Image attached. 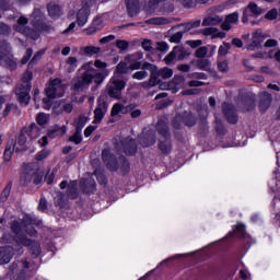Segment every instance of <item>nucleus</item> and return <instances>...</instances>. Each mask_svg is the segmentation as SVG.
I'll list each match as a JSON object with an SVG mask.
<instances>
[{
  "instance_id": "obj_1",
  "label": "nucleus",
  "mask_w": 280,
  "mask_h": 280,
  "mask_svg": "<svg viewBox=\"0 0 280 280\" xmlns=\"http://www.w3.org/2000/svg\"><path fill=\"white\" fill-rule=\"evenodd\" d=\"M139 60H143V52L141 51L127 55L125 61H120L117 65L116 71L107 85L109 97H114L115 100L121 97V91L126 89V80L121 79V74L127 73L128 71L143 69V63Z\"/></svg>"
},
{
  "instance_id": "obj_2",
  "label": "nucleus",
  "mask_w": 280,
  "mask_h": 280,
  "mask_svg": "<svg viewBox=\"0 0 280 280\" xmlns=\"http://www.w3.org/2000/svg\"><path fill=\"white\" fill-rule=\"evenodd\" d=\"M11 229L15 234V237L12 238L10 234H4L1 238L2 244H7L8 242H15L18 246H31V253L38 257L40 255V245L38 243H32L31 240L23 235V231H25L31 237L36 235V230L34 229V220L30 218V215H25L24 220L22 221L21 225L19 222H13L11 224Z\"/></svg>"
},
{
  "instance_id": "obj_3",
  "label": "nucleus",
  "mask_w": 280,
  "mask_h": 280,
  "mask_svg": "<svg viewBox=\"0 0 280 280\" xmlns=\"http://www.w3.org/2000/svg\"><path fill=\"white\" fill-rule=\"evenodd\" d=\"M95 67L96 69L104 70L106 67H108V63L102 60H96L94 63L91 61L84 63L80 69V71H83L81 75L77 77L72 81L74 91H84V89L91 86L93 82L95 84H102V82H104V73L95 70Z\"/></svg>"
},
{
  "instance_id": "obj_4",
  "label": "nucleus",
  "mask_w": 280,
  "mask_h": 280,
  "mask_svg": "<svg viewBox=\"0 0 280 280\" xmlns=\"http://www.w3.org/2000/svg\"><path fill=\"white\" fill-rule=\"evenodd\" d=\"M142 69H148L151 73L149 83H143V86H156V84L161 82V78H163V80H167L174 75V70L171 68H163L159 70L156 66L150 62L142 63Z\"/></svg>"
},
{
  "instance_id": "obj_5",
  "label": "nucleus",
  "mask_w": 280,
  "mask_h": 280,
  "mask_svg": "<svg viewBox=\"0 0 280 280\" xmlns=\"http://www.w3.org/2000/svg\"><path fill=\"white\" fill-rule=\"evenodd\" d=\"M66 86L62 84L60 79L50 80L46 88V95L48 98H44L43 102L46 104V110L51 108V102L49 100H56V97H62L65 95Z\"/></svg>"
},
{
  "instance_id": "obj_6",
  "label": "nucleus",
  "mask_w": 280,
  "mask_h": 280,
  "mask_svg": "<svg viewBox=\"0 0 280 280\" xmlns=\"http://www.w3.org/2000/svg\"><path fill=\"white\" fill-rule=\"evenodd\" d=\"M36 21H32L33 25L35 26V30L37 31H32L27 28V18L21 16L18 20V23L14 25L15 32H20V34H24V36H28V38H32L33 40H38V36H40V19Z\"/></svg>"
},
{
  "instance_id": "obj_7",
  "label": "nucleus",
  "mask_w": 280,
  "mask_h": 280,
  "mask_svg": "<svg viewBox=\"0 0 280 280\" xmlns=\"http://www.w3.org/2000/svg\"><path fill=\"white\" fill-rule=\"evenodd\" d=\"M32 78L33 74L31 71H26L23 77H22V82L23 85H19L15 89V95L19 97V101L21 102V104H25V106H27V104H30V91L32 90Z\"/></svg>"
},
{
  "instance_id": "obj_8",
  "label": "nucleus",
  "mask_w": 280,
  "mask_h": 280,
  "mask_svg": "<svg viewBox=\"0 0 280 280\" xmlns=\"http://www.w3.org/2000/svg\"><path fill=\"white\" fill-rule=\"evenodd\" d=\"M25 143H27V135L22 130L19 138L15 140H11L8 142L7 148L4 150V161H10L12 159V153L21 152L25 150Z\"/></svg>"
},
{
  "instance_id": "obj_9",
  "label": "nucleus",
  "mask_w": 280,
  "mask_h": 280,
  "mask_svg": "<svg viewBox=\"0 0 280 280\" xmlns=\"http://www.w3.org/2000/svg\"><path fill=\"white\" fill-rule=\"evenodd\" d=\"M97 0H81V9L77 12L75 19L79 27H84L85 23H89V15L91 14V8L95 5Z\"/></svg>"
},
{
  "instance_id": "obj_10",
  "label": "nucleus",
  "mask_w": 280,
  "mask_h": 280,
  "mask_svg": "<svg viewBox=\"0 0 280 280\" xmlns=\"http://www.w3.org/2000/svg\"><path fill=\"white\" fill-rule=\"evenodd\" d=\"M11 47L7 42H3L0 45V62L2 65H7V67H10L11 69H16V61L12 59V56L10 55Z\"/></svg>"
},
{
  "instance_id": "obj_11",
  "label": "nucleus",
  "mask_w": 280,
  "mask_h": 280,
  "mask_svg": "<svg viewBox=\"0 0 280 280\" xmlns=\"http://www.w3.org/2000/svg\"><path fill=\"white\" fill-rule=\"evenodd\" d=\"M163 1H165V0H151V1H149L144 7L145 12H148V14H156L159 12H174V5L173 4H168L167 8L162 10L161 5H163Z\"/></svg>"
},
{
  "instance_id": "obj_12",
  "label": "nucleus",
  "mask_w": 280,
  "mask_h": 280,
  "mask_svg": "<svg viewBox=\"0 0 280 280\" xmlns=\"http://www.w3.org/2000/svg\"><path fill=\"white\" fill-rule=\"evenodd\" d=\"M106 113H108V103L104 98L100 97L97 101V106L94 110V120L93 124H102Z\"/></svg>"
},
{
  "instance_id": "obj_13",
  "label": "nucleus",
  "mask_w": 280,
  "mask_h": 280,
  "mask_svg": "<svg viewBox=\"0 0 280 280\" xmlns=\"http://www.w3.org/2000/svg\"><path fill=\"white\" fill-rule=\"evenodd\" d=\"M266 38H268V34L259 30L254 32L252 35L250 44L247 46V49H249L250 51H255V49H259V47H261Z\"/></svg>"
},
{
  "instance_id": "obj_14",
  "label": "nucleus",
  "mask_w": 280,
  "mask_h": 280,
  "mask_svg": "<svg viewBox=\"0 0 280 280\" xmlns=\"http://www.w3.org/2000/svg\"><path fill=\"white\" fill-rule=\"evenodd\" d=\"M264 14V9L259 8L255 2H250L243 13V23H247L249 16H259Z\"/></svg>"
},
{
  "instance_id": "obj_15",
  "label": "nucleus",
  "mask_w": 280,
  "mask_h": 280,
  "mask_svg": "<svg viewBox=\"0 0 280 280\" xmlns=\"http://www.w3.org/2000/svg\"><path fill=\"white\" fill-rule=\"evenodd\" d=\"M160 143L159 148L164 154H170L172 152V142L170 141V132L167 130L160 132Z\"/></svg>"
},
{
  "instance_id": "obj_16",
  "label": "nucleus",
  "mask_w": 280,
  "mask_h": 280,
  "mask_svg": "<svg viewBox=\"0 0 280 280\" xmlns=\"http://www.w3.org/2000/svg\"><path fill=\"white\" fill-rule=\"evenodd\" d=\"M177 124H185V126H195L196 125V118L191 113H185L183 116L178 115L175 117L173 125L175 128H178Z\"/></svg>"
},
{
  "instance_id": "obj_17",
  "label": "nucleus",
  "mask_w": 280,
  "mask_h": 280,
  "mask_svg": "<svg viewBox=\"0 0 280 280\" xmlns=\"http://www.w3.org/2000/svg\"><path fill=\"white\" fill-rule=\"evenodd\" d=\"M103 161L107 165L108 170L112 172H115L119 167L117 164V160H115V156L110 155V151L104 150L102 152Z\"/></svg>"
},
{
  "instance_id": "obj_18",
  "label": "nucleus",
  "mask_w": 280,
  "mask_h": 280,
  "mask_svg": "<svg viewBox=\"0 0 280 280\" xmlns=\"http://www.w3.org/2000/svg\"><path fill=\"white\" fill-rule=\"evenodd\" d=\"M223 113L230 124H237V115L235 114V107L229 103H224Z\"/></svg>"
},
{
  "instance_id": "obj_19",
  "label": "nucleus",
  "mask_w": 280,
  "mask_h": 280,
  "mask_svg": "<svg viewBox=\"0 0 280 280\" xmlns=\"http://www.w3.org/2000/svg\"><path fill=\"white\" fill-rule=\"evenodd\" d=\"M238 21L240 14H237V12L229 14L222 23L221 28L225 32H229V30H231V27H233V25H235V23H237Z\"/></svg>"
},
{
  "instance_id": "obj_20",
  "label": "nucleus",
  "mask_w": 280,
  "mask_h": 280,
  "mask_svg": "<svg viewBox=\"0 0 280 280\" xmlns=\"http://www.w3.org/2000/svg\"><path fill=\"white\" fill-rule=\"evenodd\" d=\"M14 255V248L7 246L0 249V265L10 264Z\"/></svg>"
},
{
  "instance_id": "obj_21",
  "label": "nucleus",
  "mask_w": 280,
  "mask_h": 280,
  "mask_svg": "<svg viewBox=\"0 0 280 280\" xmlns=\"http://www.w3.org/2000/svg\"><path fill=\"white\" fill-rule=\"evenodd\" d=\"M203 36H211V38H225L226 33L215 28L208 27L202 31Z\"/></svg>"
},
{
  "instance_id": "obj_22",
  "label": "nucleus",
  "mask_w": 280,
  "mask_h": 280,
  "mask_svg": "<svg viewBox=\"0 0 280 280\" xmlns=\"http://www.w3.org/2000/svg\"><path fill=\"white\" fill-rule=\"evenodd\" d=\"M126 5L129 16L139 14V0H126Z\"/></svg>"
},
{
  "instance_id": "obj_23",
  "label": "nucleus",
  "mask_w": 280,
  "mask_h": 280,
  "mask_svg": "<svg viewBox=\"0 0 280 280\" xmlns=\"http://www.w3.org/2000/svg\"><path fill=\"white\" fill-rule=\"evenodd\" d=\"M127 113H130L129 106L116 103L112 107L110 115H112V117H117V115H119V114L126 115Z\"/></svg>"
},
{
  "instance_id": "obj_24",
  "label": "nucleus",
  "mask_w": 280,
  "mask_h": 280,
  "mask_svg": "<svg viewBox=\"0 0 280 280\" xmlns=\"http://www.w3.org/2000/svg\"><path fill=\"white\" fill-rule=\"evenodd\" d=\"M23 131L31 139H38L40 137V128L36 124H32L28 128H24Z\"/></svg>"
},
{
  "instance_id": "obj_25",
  "label": "nucleus",
  "mask_w": 280,
  "mask_h": 280,
  "mask_svg": "<svg viewBox=\"0 0 280 280\" xmlns=\"http://www.w3.org/2000/svg\"><path fill=\"white\" fill-rule=\"evenodd\" d=\"M261 102H260V110L266 113L270 107V102L272 101V96L268 92H262L260 94Z\"/></svg>"
},
{
  "instance_id": "obj_26",
  "label": "nucleus",
  "mask_w": 280,
  "mask_h": 280,
  "mask_svg": "<svg viewBox=\"0 0 280 280\" xmlns=\"http://www.w3.org/2000/svg\"><path fill=\"white\" fill-rule=\"evenodd\" d=\"M233 235H236L237 237H248L246 234V226H244L242 223H238L234 226L233 232H230L226 237H232Z\"/></svg>"
},
{
  "instance_id": "obj_27",
  "label": "nucleus",
  "mask_w": 280,
  "mask_h": 280,
  "mask_svg": "<svg viewBox=\"0 0 280 280\" xmlns=\"http://www.w3.org/2000/svg\"><path fill=\"white\" fill-rule=\"evenodd\" d=\"M66 133H67V126H62V127L55 126L52 129L48 130V137H50V139H56V137H62Z\"/></svg>"
},
{
  "instance_id": "obj_28",
  "label": "nucleus",
  "mask_w": 280,
  "mask_h": 280,
  "mask_svg": "<svg viewBox=\"0 0 280 280\" xmlns=\"http://www.w3.org/2000/svg\"><path fill=\"white\" fill-rule=\"evenodd\" d=\"M223 21V18L220 15H208L206 19H203L202 21V25L205 27L209 26V25H220V22Z\"/></svg>"
},
{
  "instance_id": "obj_29",
  "label": "nucleus",
  "mask_w": 280,
  "mask_h": 280,
  "mask_svg": "<svg viewBox=\"0 0 280 280\" xmlns=\"http://www.w3.org/2000/svg\"><path fill=\"white\" fill-rule=\"evenodd\" d=\"M122 150H124L125 154L132 156V154L137 153V143H135V140L129 139V140H127V143L124 144Z\"/></svg>"
},
{
  "instance_id": "obj_30",
  "label": "nucleus",
  "mask_w": 280,
  "mask_h": 280,
  "mask_svg": "<svg viewBox=\"0 0 280 280\" xmlns=\"http://www.w3.org/2000/svg\"><path fill=\"white\" fill-rule=\"evenodd\" d=\"M66 71H68V73H73V71H75V69H78V58L75 57H69L67 59V61L63 65Z\"/></svg>"
},
{
  "instance_id": "obj_31",
  "label": "nucleus",
  "mask_w": 280,
  "mask_h": 280,
  "mask_svg": "<svg viewBox=\"0 0 280 280\" xmlns=\"http://www.w3.org/2000/svg\"><path fill=\"white\" fill-rule=\"evenodd\" d=\"M48 14L51 19H58L62 15V9L57 4H48Z\"/></svg>"
},
{
  "instance_id": "obj_32",
  "label": "nucleus",
  "mask_w": 280,
  "mask_h": 280,
  "mask_svg": "<svg viewBox=\"0 0 280 280\" xmlns=\"http://www.w3.org/2000/svg\"><path fill=\"white\" fill-rule=\"evenodd\" d=\"M195 65L197 68L201 69V71H209V69H211V62L209 59H198L195 61Z\"/></svg>"
},
{
  "instance_id": "obj_33",
  "label": "nucleus",
  "mask_w": 280,
  "mask_h": 280,
  "mask_svg": "<svg viewBox=\"0 0 280 280\" xmlns=\"http://www.w3.org/2000/svg\"><path fill=\"white\" fill-rule=\"evenodd\" d=\"M173 51L175 52L177 60H184V58H187V56H189V51L185 50V48L180 46H175L173 48Z\"/></svg>"
},
{
  "instance_id": "obj_34",
  "label": "nucleus",
  "mask_w": 280,
  "mask_h": 280,
  "mask_svg": "<svg viewBox=\"0 0 280 280\" xmlns=\"http://www.w3.org/2000/svg\"><path fill=\"white\" fill-rule=\"evenodd\" d=\"M200 20H196L194 22H188L185 24H180L179 27L183 30V32H189L190 30H194L196 27H200Z\"/></svg>"
},
{
  "instance_id": "obj_35",
  "label": "nucleus",
  "mask_w": 280,
  "mask_h": 280,
  "mask_svg": "<svg viewBox=\"0 0 280 280\" xmlns=\"http://www.w3.org/2000/svg\"><path fill=\"white\" fill-rule=\"evenodd\" d=\"M105 20H106V15L97 16L96 19L93 20L92 25L100 31L102 30V27L106 25V23L104 22Z\"/></svg>"
},
{
  "instance_id": "obj_36",
  "label": "nucleus",
  "mask_w": 280,
  "mask_h": 280,
  "mask_svg": "<svg viewBox=\"0 0 280 280\" xmlns=\"http://www.w3.org/2000/svg\"><path fill=\"white\" fill-rule=\"evenodd\" d=\"M72 143H75V145L82 143V129H77L74 135L70 137L69 139Z\"/></svg>"
},
{
  "instance_id": "obj_37",
  "label": "nucleus",
  "mask_w": 280,
  "mask_h": 280,
  "mask_svg": "<svg viewBox=\"0 0 280 280\" xmlns=\"http://www.w3.org/2000/svg\"><path fill=\"white\" fill-rule=\"evenodd\" d=\"M36 121H37L38 126H45L47 124V121H49V115H47L45 113H39L36 117Z\"/></svg>"
},
{
  "instance_id": "obj_38",
  "label": "nucleus",
  "mask_w": 280,
  "mask_h": 280,
  "mask_svg": "<svg viewBox=\"0 0 280 280\" xmlns=\"http://www.w3.org/2000/svg\"><path fill=\"white\" fill-rule=\"evenodd\" d=\"M58 108L63 113H71L73 110V105L71 103H66L65 101L59 102Z\"/></svg>"
},
{
  "instance_id": "obj_39",
  "label": "nucleus",
  "mask_w": 280,
  "mask_h": 280,
  "mask_svg": "<svg viewBox=\"0 0 280 280\" xmlns=\"http://www.w3.org/2000/svg\"><path fill=\"white\" fill-rule=\"evenodd\" d=\"M148 69H143L140 71H137L136 73L132 74L133 80H145L148 78Z\"/></svg>"
},
{
  "instance_id": "obj_40",
  "label": "nucleus",
  "mask_w": 280,
  "mask_h": 280,
  "mask_svg": "<svg viewBox=\"0 0 280 280\" xmlns=\"http://www.w3.org/2000/svg\"><path fill=\"white\" fill-rule=\"evenodd\" d=\"M185 8H192L194 3H207L209 0H179Z\"/></svg>"
},
{
  "instance_id": "obj_41",
  "label": "nucleus",
  "mask_w": 280,
  "mask_h": 280,
  "mask_svg": "<svg viewBox=\"0 0 280 280\" xmlns=\"http://www.w3.org/2000/svg\"><path fill=\"white\" fill-rule=\"evenodd\" d=\"M207 54H209V48H207V46H202L196 50L195 56L196 58L202 59L205 56H207Z\"/></svg>"
},
{
  "instance_id": "obj_42",
  "label": "nucleus",
  "mask_w": 280,
  "mask_h": 280,
  "mask_svg": "<svg viewBox=\"0 0 280 280\" xmlns=\"http://www.w3.org/2000/svg\"><path fill=\"white\" fill-rule=\"evenodd\" d=\"M88 118L85 116H80L74 122L77 130H82L86 126Z\"/></svg>"
},
{
  "instance_id": "obj_43",
  "label": "nucleus",
  "mask_w": 280,
  "mask_h": 280,
  "mask_svg": "<svg viewBox=\"0 0 280 280\" xmlns=\"http://www.w3.org/2000/svg\"><path fill=\"white\" fill-rule=\"evenodd\" d=\"M176 61H178V58L176 57V54L174 52V50H172V51L164 58L165 65H172V62H176Z\"/></svg>"
},
{
  "instance_id": "obj_44",
  "label": "nucleus",
  "mask_w": 280,
  "mask_h": 280,
  "mask_svg": "<svg viewBox=\"0 0 280 280\" xmlns=\"http://www.w3.org/2000/svg\"><path fill=\"white\" fill-rule=\"evenodd\" d=\"M149 23H151V25H166L168 21L165 18H153L149 20Z\"/></svg>"
},
{
  "instance_id": "obj_45",
  "label": "nucleus",
  "mask_w": 280,
  "mask_h": 280,
  "mask_svg": "<svg viewBox=\"0 0 280 280\" xmlns=\"http://www.w3.org/2000/svg\"><path fill=\"white\" fill-rule=\"evenodd\" d=\"M86 187H90V189H93L95 187V180H93V178H90L88 182L82 179L81 188H83V190L86 191Z\"/></svg>"
},
{
  "instance_id": "obj_46",
  "label": "nucleus",
  "mask_w": 280,
  "mask_h": 280,
  "mask_svg": "<svg viewBox=\"0 0 280 280\" xmlns=\"http://www.w3.org/2000/svg\"><path fill=\"white\" fill-rule=\"evenodd\" d=\"M229 49H231V44L223 43V45L219 47V56H226V54H229Z\"/></svg>"
},
{
  "instance_id": "obj_47",
  "label": "nucleus",
  "mask_w": 280,
  "mask_h": 280,
  "mask_svg": "<svg viewBox=\"0 0 280 280\" xmlns=\"http://www.w3.org/2000/svg\"><path fill=\"white\" fill-rule=\"evenodd\" d=\"M279 16V11L277 9H271L269 12L266 13L265 19L268 21H275Z\"/></svg>"
},
{
  "instance_id": "obj_48",
  "label": "nucleus",
  "mask_w": 280,
  "mask_h": 280,
  "mask_svg": "<svg viewBox=\"0 0 280 280\" xmlns=\"http://www.w3.org/2000/svg\"><path fill=\"white\" fill-rule=\"evenodd\" d=\"M84 52L88 54V56H93L95 54H100V48L94 46H88L84 48Z\"/></svg>"
},
{
  "instance_id": "obj_49",
  "label": "nucleus",
  "mask_w": 280,
  "mask_h": 280,
  "mask_svg": "<svg viewBox=\"0 0 280 280\" xmlns=\"http://www.w3.org/2000/svg\"><path fill=\"white\" fill-rule=\"evenodd\" d=\"M180 40H183V32H177L170 38V43H180Z\"/></svg>"
},
{
  "instance_id": "obj_50",
  "label": "nucleus",
  "mask_w": 280,
  "mask_h": 280,
  "mask_svg": "<svg viewBox=\"0 0 280 280\" xmlns=\"http://www.w3.org/2000/svg\"><path fill=\"white\" fill-rule=\"evenodd\" d=\"M141 47L144 49V51H152V40L144 39L141 44Z\"/></svg>"
},
{
  "instance_id": "obj_51",
  "label": "nucleus",
  "mask_w": 280,
  "mask_h": 280,
  "mask_svg": "<svg viewBox=\"0 0 280 280\" xmlns=\"http://www.w3.org/2000/svg\"><path fill=\"white\" fill-rule=\"evenodd\" d=\"M34 51L32 49H27L24 57L22 58V65H27L30 62V58H32V55Z\"/></svg>"
},
{
  "instance_id": "obj_52",
  "label": "nucleus",
  "mask_w": 280,
  "mask_h": 280,
  "mask_svg": "<svg viewBox=\"0 0 280 280\" xmlns=\"http://www.w3.org/2000/svg\"><path fill=\"white\" fill-rule=\"evenodd\" d=\"M128 42L126 40H117L116 42V47H118V49H120L121 51H125V49H128Z\"/></svg>"
},
{
  "instance_id": "obj_53",
  "label": "nucleus",
  "mask_w": 280,
  "mask_h": 280,
  "mask_svg": "<svg viewBox=\"0 0 280 280\" xmlns=\"http://www.w3.org/2000/svg\"><path fill=\"white\" fill-rule=\"evenodd\" d=\"M158 51H168L170 50V45L165 42H159L158 43Z\"/></svg>"
},
{
  "instance_id": "obj_54",
  "label": "nucleus",
  "mask_w": 280,
  "mask_h": 280,
  "mask_svg": "<svg viewBox=\"0 0 280 280\" xmlns=\"http://www.w3.org/2000/svg\"><path fill=\"white\" fill-rule=\"evenodd\" d=\"M47 156H49V151L42 150L40 152L37 153L36 160L37 161H43L44 159H47Z\"/></svg>"
},
{
  "instance_id": "obj_55",
  "label": "nucleus",
  "mask_w": 280,
  "mask_h": 280,
  "mask_svg": "<svg viewBox=\"0 0 280 280\" xmlns=\"http://www.w3.org/2000/svg\"><path fill=\"white\" fill-rule=\"evenodd\" d=\"M187 45H189V47H191L192 49H196V47H200V45H202V40L200 39L188 40Z\"/></svg>"
},
{
  "instance_id": "obj_56",
  "label": "nucleus",
  "mask_w": 280,
  "mask_h": 280,
  "mask_svg": "<svg viewBox=\"0 0 280 280\" xmlns=\"http://www.w3.org/2000/svg\"><path fill=\"white\" fill-rule=\"evenodd\" d=\"M218 69H219V71H222V72L228 71L229 63L226 61H219Z\"/></svg>"
},
{
  "instance_id": "obj_57",
  "label": "nucleus",
  "mask_w": 280,
  "mask_h": 280,
  "mask_svg": "<svg viewBox=\"0 0 280 280\" xmlns=\"http://www.w3.org/2000/svg\"><path fill=\"white\" fill-rule=\"evenodd\" d=\"M112 40H115V35L105 36L101 38L100 43L101 45H106V43H110Z\"/></svg>"
},
{
  "instance_id": "obj_58",
  "label": "nucleus",
  "mask_w": 280,
  "mask_h": 280,
  "mask_svg": "<svg viewBox=\"0 0 280 280\" xmlns=\"http://www.w3.org/2000/svg\"><path fill=\"white\" fill-rule=\"evenodd\" d=\"M0 34H10V26L3 23H0Z\"/></svg>"
},
{
  "instance_id": "obj_59",
  "label": "nucleus",
  "mask_w": 280,
  "mask_h": 280,
  "mask_svg": "<svg viewBox=\"0 0 280 280\" xmlns=\"http://www.w3.org/2000/svg\"><path fill=\"white\" fill-rule=\"evenodd\" d=\"M45 209H47V199L46 198H42L39 200L38 210L39 211H45Z\"/></svg>"
},
{
  "instance_id": "obj_60",
  "label": "nucleus",
  "mask_w": 280,
  "mask_h": 280,
  "mask_svg": "<svg viewBox=\"0 0 280 280\" xmlns=\"http://www.w3.org/2000/svg\"><path fill=\"white\" fill-rule=\"evenodd\" d=\"M84 32L88 36H91L95 34V32H98V30L92 24L90 27L85 28Z\"/></svg>"
},
{
  "instance_id": "obj_61",
  "label": "nucleus",
  "mask_w": 280,
  "mask_h": 280,
  "mask_svg": "<svg viewBox=\"0 0 280 280\" xmlns=\"http://www.w3.org/2000/svg\"><path fill=\"white\" fill-rule=\"evenodd\" d=\"M178 71H183L184 73H187L189 71L190 66L187 63H182L177 66Z\"/></svg>"
},
{
  "instance_id": "obj_62",
  "label": "nucleus",
  "mask_w": 280,
  "mask_h": 280,
  "mask_svg": "<svg viewBox=\"0 0 280 280\" xmlns=\"http://www.w3.org/2000/svg\"><path fill=\"white\" fill-rule=\"evenodd\" d=\"M279 45V42L277 39H268L265 43V47H277Z\"/></svg>"
},
{
  "instance_id": "obj_63",
  "label": "nucleus",
  "mask_w": 280,
  "mask_h": 280,
  "mask_svg": "<svg viewBox=\"0 0 280 280\" xmlns=\"http://www.w3.org/2000/svg\"><path fill=\"white\" fill-rule=\"evenodd\" d=\"M96 127L94 126H90L84 130V136L85 137H91V135H93V132H95Z\"/></svg>"
},
{
  "instance_id": "obj_64",
  "label": "nucleus",
  "mask_w": 280,
  "mask_h": 280,
  "mask_svg": "<svg viewBox=\"0 0 280 280\" xmlns=\"http://www.w3.org/2000/svg\"><path fill=\"white\" fill-rule=\"evenodd\" d=\"M43 182V174L35 173L34 174V184L39 185Z\"/></svg>"
}]
</instances>
